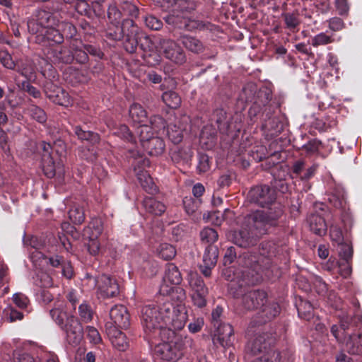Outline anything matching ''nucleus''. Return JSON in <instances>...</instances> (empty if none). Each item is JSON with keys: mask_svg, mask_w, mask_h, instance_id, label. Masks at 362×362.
Masks as SVG:
<instances>
[{"mask_svg": "<svg viewBox=\"0 0 362 362\" xmlns=\"http://www.w3.org/2000/svg\"><path fill=\"white\" fill-rule=\"evenodd\" d=\"M105 329L115 348L120 351H124L129 347V341L127 336L122 331L113 326L112 323H106Z\"/></svg>", "mask_w": 362, "mask_h": 362, "instance_id": "dca6fc26", "label": "nucleus"}, {"mask_svg": "<svg viewBox=\"0 0 362 362\" xmlns=\"http://www.w3.org/2000/svg\"><path fill=\"white\" fill-rule=\"evenodd\" d=\"M187 281L191 292L209 293V289L204 284L202 278L196 272H190L188 274Z\"/></svg>", "mask_w": 362, "mask_h": 362, "instance_id": "c85d7f7f", "label": "nucleus"}, {"mask_svg": "<svg viewBox=\"0 0 362 362\" xmlns=\"http://www.w3.org/2000/svg\"><path fill=\"white\" fill-rule=\"evenodd\" d=\"M52 54L55 62L68 64L73 59L70 51L65 47H61L59 49L52 50Z\"/></svg>", "mask_w": 362, "mask_h": 362, "instance_id": "ea45409f", "label": "nucleus"}, {"mask_svg": "<svg viewBox=\"0 0 362 362\" xmlns=\"http://www.w3.org/2000/svg\"><path fill=\"white\" fill-rule=\"evenodd\" d=\"M59 8L52 9V11H42L39 14L38 21L31 20L28 21V31L32 33H37L42 29H47L52 27H57L60 21L58 18L57 11Z\"/></svg>", "mask_w": 362, "mask_h": 362, "instance_id": "9b49d317", "label": "nucleus"}, {"mask_svg": "<svg viewBox=\"0 0 362 362\" xmlns=\"http://www.w3.org/2000/svg\"><path fill=\"white\" fill-rule=\"evenodd\" d=\"M176 255L175 247L168 243H163L159 247V255L165 260L173 259Z\"/></svg>", "mask_w": 362, "mask_h": 362, "instance_id": "603ef678", "label": "nucleus"}, {"mask_svg": "<svg viewBox=\"0 0 362 362\" xmlns=\"http://www.w3.org/2000/svg\"><path fill=\"white\" fill-rule=\"evenodd\" d=\"M218 236L217 232L211 228H204L200 232L201 240L209 245H213V243L217 240Z\"/></svg>", "mask_w": 362, "mask_h": 362, "instance_id": "a18cd8bd", "label": "nucleus"}, {"mask_svg": "<svg viewBox=\"0 0 362 362\" xmlns=\"http://www.w3.org/2000/svg\"><path fill=\"white\" fill-rule=\"evenodd\" d=\"M105 37L110 41H119L123 39V28L117 23L110 22L105 30Z\"/></svg>", "mask_w": 362, "mask_h": 362, "instance_id": "473e14b6", "label": "nucleus"}, {"mask_svg": "<svg viewBox=\"0 0 362 362\" xmlns=\"http://www.w3.org/2000/svg\"><path fill=\"white\" fill-rule=\"evenodd\" d=\"M271 341L272 339L269 338L267 334H259L249 344L248 347L252 354L257 355L262 354L269 347H272L270 346Z\"/></svg>", "mask_w": 362, "mask_h": 362, "instance_id": "412c9836", "label": "nucleus"}, {"mask_svg": "<svg viewBox=\"0 0 362 362\" xmlns=\"http://www.w3.org/2000/svg\"><path fill=\"white\" fill-rule=\"evenodd\" d=\"M174 11L182 13H190L194 11L199 3L195 0H169Z\"/></svg>", "mask_w": 362, "mask_h": 362, "instance_id": "bb28decb", "label": "nucleus"}, {"mask_svg": "<svg viewBox=\"0 0 362 362\" xmlns=\"http://www.w3.org/2000/svg\"><path fill=\"white\" fill-rule=\"evenodd\" d=\"M216 333L214 337V343H219L223 347L230 346L233 344V329L230 324H221L215 327Z\"/></svg>", "mask_w": 362, "mask_h": 362, "instance_id": "6ab92c4d", "label": "nucleus"}, {"mask_svg": "<svg viewBox=\"0 0 362 362\" xmlns=\"http://www.w3.org/2000/svg\"><path fill=\"white\" fill-rule=\"evenodd\" d=\"M267 210H256L250 214L252 220L257 225V228L265 235L271 227L278 225V221L284 215V209L279 203L275 201L269 204Z\"/></svg>", "mask_w": 362, "mask_h": 362, "instance_id": "0eeeda50", "label": "nucleus"}, {"mask_svg": "<svg viewBox=\"0 0 362 362\" xmlns=\"http://www.w3.org/2000/svg\"><path fill=\"white\" fill-rule=\"evenodd\" d=\"M74 8L80 15L91 18L90 5L86 0H76Z\"/></svg>", "mask_w": 362, "mask_h": 362, "instance_id": "3c124183", "label": "nucleus"}, {"mask_svg": "<svg viewBox=\"0 0 362 362\" xmlns=\"http://www.w3.org/2000/svg\"><path fill=\"white\" fill-rule=\"evenodd\" d=\"M36 284L40 287L50 288L52 286L53 282L52 277L48 274L40 272L37 275Z\"/></svg>", "mask_w": 362, "mask_h": 362, "instance_id": "774afa93", "label": "nucleus"}, {"mask_svg": "<svg viewBox=\"0 0 362 362\" xmlns=\"http://www.w3.org/2000/svg\"><path fill=\"white\" fill-rule=\"evenodd\" d=\"M4 315L6 317L8 318L11 322H15L16 320H21L23 318V314L16 310L11 305L7 306L4 310Z\"/></svg>", "mask_w": 362, "mask_h": 362, "instance_id": "13d9d810", "label": "nucleus"}, {"mask_svg": "<svg viewBox=\"0 0 362 362\" xmlns=\"http://www.w3.org/2000/svg\"><path fill=\"white\" fill-rule=\"evenodd\" d=\"M152 129L148 125H141L137 130V134L139 137V141L141 146H144V143L148 141L151 137H154L153 132L151 131Z\"/></svg>", "mask_w": 362, "mask_h": 362, "instance_id": "09e8293b", "label": "nucleus"}, {"mask_svg": "<svg viewBox=\"0 0 362 362\" xmlns=\"http://www.w3.org/2000/svg\"><path fill=\"white\" fill-rule=\"evenodd\" d=\"M103 230V221L100 218H93L83 230L86 237L98 238Z\"/></svg>", "mask_w": 362, "mask_h": 362, "instance_id": "2f4dec72", "label": "nucleus"}, {"mask_svg": "<svg viewBox=\"0 0 362 362\" xmlns=\"http://www.w3.org/2000/svg\"><path fill=\"white\" fill-rule=\"evenodd\" d=\"M328 202L335 208H342L346 204L345 192L341 188H335L328 195Z\"/></svg>", "mask_w": 362, "mask_h": 362, "instance_id": "c9c22d12", "label": "nucleus"}, {"mask_svg": "<svg viewBox=\"0 0 362 362\" xmlns=\"http://www.w3.org/2000/svg\"><path fill=\"white\" fill-rule=\"evenodd\" d=\"M208 294L209 293L205 292H191V298L194 305L200 308L205 307Z\"/></svg>", "mask_w": 362, "mask_h": 362, "instance_id": "5fc2aeb1", "label": "nucleus"}, {"mask_svg": "<svg viewBox=\"0 0 362 362\" xmlns=\"http://www.w3.org/2000/svg\"><path fill=\"white\" fill-rule=\"evenodd\" d=\"M211 167L210 158L206 154H200L199 156V163L197 170L199 173H204L209 170Z\"/></svg>", "mask_w": 362, "mask_h": 362, "instance_id": "338daca9", "label": "nucleus"}, {"mask_svg": "<svg viewBox=\"0 0 362 362\" xmlns=\"http://www.w3.org/2000/svg\"><path fill=\"white\" fill-rule=\"evenodd\" d=\"M259 309H260L262 318L260 323L273 320L280 313L279 305L274 301H268L267 299V302L264 303V305H261Z\"/></svg>", "mask_w": 362, "mask_h": 362, "instance_id": "4be33fe9", "label": "nucleus"}, {"mask_svg": "<svg viewBox=\"0 0 362 362\" xmlns=\"http://www.w3.org/2000/svg\"><path fill=\"white\" fill-rule=\"evenodd\" d=\"M218 257V250L216 245H209L203 255V263L209 266H215Z\"/></svg>", "mask_w": 362, "mask_h": 362, "instance_id": "e433bc0d", "label": "nucleus"}, {"mask_svg": "<svg viewBox=\"0 0 362 362\" xmlns=\"http://www.w3.org/2000/svg\"><path fill=\"white\" fill-rule=\"evenodd\" d=\"M310 229L315 234L322 236L327 231L325 219L318 214H311L308 218Z\"/></svg>", "mask_w": 362, "mask_h": 362, "instance_id": "a878e982", "label": "nucleus"}, {"mask_svg": "<svg viewBox=\"0 0 362 362\" xmlns=\"http://www.w3.org/2000/svg\"><path fill=\"white\" fill-rule=\"evenodd\" d=\"M345 346L349 354H361L362 352V334L349 335Z\"/></svg>", "mask_w": 362, "mask_h": 362, "instance_id": "7c9ffc66", "label": "nucleus"}, {"mask_svg": "<svg viewBox=\"0 0 362 362\" xmlns=\"http://www.w3.org/2000/svg\"><path fill=\"white\" fill-rule=\"evenodd\" d=\"M36 34L35 42L42 45L52 46L59 45L64 42L63 34L57 27L42 29Z\"/></svg>", "mask_w": 362, "mask_h": 362, "instance_id": "4468645a", "label": "nucleus"}, {"mask_svg": "<svg viewBox=\"0 0 362 362\" xmlns=\"http://www.w3.org/2000/svg\"><path fill=\"white\" fill-rule=\"evenodd\" d=\"M192 156V151L189 146L176 147L171 152V158L177 163H187Z\"/></svg>", "mask_w": 362, "mask_h": 362, "instance_id": "cd10ccee", "label": "nucleus"}, {"mask_svg": "<svg viewBox=\"0 0 362 362\" xmlns=\"http://www.w3.org/2000/svg\"><path fill=\"white\" fill-rule=\"evenodd\" d=\"M137 180L142 188L148 194H153L157 192V187L154 184L153 179L146 171L137 170L134 168Z\"/></svg>", "mask_w": 362, "mask_h": 362, "instance_id": "b1692460", "label": "nucleus"}, {"mask_svg": "<svg viewBox=\"0 0 362 362\" xmlns=\"http://www.w3.org/2000/svg\"><path fill=\"white\" fill-rule=\"evenodd\" d=\"M182 25H179L180 28H185L187 30L192 31L196 29H202L204 28L205 24L204 22L200 21L192 20V19H184Z\"/></svg>", "mask_w": 362, "mask_h": 362, "instance_id": "bf43d9fd", "label": "nucleus"}, {"mask_svg": "<svg viewBox=\"0 0 362 362\" xmlns=\"http://www.w3.org/2000/svg\"><path fill=\"white\" fill-rule=\"evenodd\" d=\"M281 16L284 18L286 28L292 32L298 30V28L300 24L298 11L293 13H283Z\"/></svg>", "mask_w": 362, "mask_h": 362, "instance_id": "f704fd0d", "label": "nucleus"}, {"mask_svg": "<svg viewBox=\"0 0 362 362\" xmlns=\"http://www.w3.org/2000/svg\"><path fill=\"white\" fill-rule=\"evenodd\" d=\"M146 25L154 30H159L163 27V22L154 16L149 15L144 18Z\"/></svg>", "mask_w": 362, "mask_h": 362, "instance_id": "69168bd1", "label": "nucleus"}, {"mask_svg": "<svg viewBox=\"0 0 362 362\" xmlns=\"http://www.w3.org/2000/svg\"><path fill=\"white\" fill-rule=\"evenodd\" d=\"M78 314L83 322H88L93 319V312L89 305L83 303L78 307Z\"/></svg>", "mask_w": 362, "mask_h": 362, "instance_id": "6e6d98bb", "label": "nucleus"}, {"mask_svg": "<svg viewBox=\"0 0 362 362\" xmlns=\"http://www.w3.org/2000/svg\"><path fill=\"white\" fill-rule=\"evenodd\" d=\"M57 28L60 29L61 33L63 34L64 38L73 37L76 33V29L75 26L69 23L66 21H60L57 25Z\"/></svg>", "mask_w": 362, "mask_h": 362, "instance_id": "8fccbe9b", "label": "nucleus"}, {"mask_svg": "<svg viewBox=\"0 0 362 362\" xmlns=\"http://www.w3.org/2000/svg\"><path fill=\"white\" fill-rule=\"evenodd\" d=\"M87 238L89 239V241L87 243V248L89 254L94 257L98 256L101 252V250L100 243L98 240V238Z\"/></svg>", "mask_w": 362, "mask_h": 362, "instance_id": "e2e57ef3", "label": "nucleus"}, {"mask_svg": "<svg viewBox=\"0 0 362 362\" xmlns=\"http://www.w3.org/2000/svg\"><path fill=\"white\" fill-rule=\"evenodd\" d=\"M95 281L99 293L103 298H112L119 293L118 284L115 279L108 275H100Z\"/></svg>", "mask_w": 362, "mask_h": 362, "instance_id": "ddd939ff", "label": "nucleus"}, {"mask_svg": "<svg viewBox=\"0 0 362 362\" xmlns=\"http://www.w3.org/2000/svg\"><path fill=\"white\" fill-rule=\"evenodd\" d=\"M271 95L267 91H259L257 93V99L254 102L252 105L249 110V114L252 116H256L260 112V110L264 108L262 114V119L266 120L267 119H270L272 112L273 107L270 105ZM262 127L266 129L269 130L273 128L270 125V122L265 121L262 124Z\"/></svg>", "mask_w": 362, "mask_h": 362, "instance_id": "1a4fd4ad", "label": "nucleus"}, {"mask_svg": "<svg viewBox=\"0 0 362 362\" xmlns=\"http://www.w3.org/2000/svg\"><path fill=\"white\" fill-rule=\"evenodd\" d=\"M122 13L120 11L115 3H112L107 8V18L110 22L119 23Z\"/></svg>", "mask_w": 362, "mask_h": 362, "instance_id": "4d7b16f0", "label": "nucleus"}, {"mask_svg": "<svg viewBox=\"0 0 362 362\" xmlns=\"http://www.w3.org/2000/svg\"><path fill=\"white\" fill-rule=\"evenodd\" d=\"M124 48L129 53H134L138 46L139 28L132 19H124L122 25Z\"/></svg>", "mask_w": 362, "mask_h": 362, "instance_id": "f8f14e48", "label": "nucleus"}, {"mask_svg": "<svg viewBox=\"0 0 362 362\" xmlns=\"http://www.w3.org/2000/svg\"><path fill=\"white\" fill-rule=\"evenodd\" d=\"M182 280V275L178 268L173 263L167 264L163 277L164 283L160 286V293L163 296H168L176 291L179 294L178 300H182L185 298V290L180 287L173 286V285L180 284Z\"/></svg>", "mask_w": 362, "mask_h": 362, "instance_id": "6e6552de", "label": "nucleus"}, {"mask_svg": "<svg viewBox=\"0 0 362 362\" xmlns=\"http://www.w3.org/2000/svg\"><path fill=\"white\" fill-rule=\"evenodd\" d=\"M334 41V40L332 36L327 35L325 33H320L311 39V45L315 47H317L331 44Z\"/></svg>", "mask_w": 362, "mask_h": 362, "instance_id": "49530a36", "label": "nucleus"}, {"mask_svg": "<svg viewBox=\"0 0 362 362\" xmlns=\"http://www.w3.org/2000/svg\"><path fill=\"white\" fill-rule=\"evenodd\" d=\"M143 206L146 212L155 216H160L166 210L163 203L153 197H146L143 201Z\"/></svg>", "mask_w": 362, "mask_h": 362, "instance_id": "393cba45", "label": "nucleus"}, {"mask_svg": "<svg viewBox=\"0 0 362 362\" xmlns=\"http://www.w3.org/2000/svg\"><path fill=\"white\" fill-rule=\"evenodd\" d=\"M297 310L299 317L306 320H310L313 316V307L308 300H300L297 305Z\"/></svg>", "mask_w": 362, "mask_h": 362, "instance_id": "37998d69", "label": "nucleus"}, {"mask_svg": "<svg viewBox=\"0 0 362 362\" xmlns=\"http://www.w3.org/2000/svg\"><path fill=\"white\" fill-rule=\"evenodd\" d=\"M243 264L247 267L257 271L261 267H265L269 264V259L265 253H259L256 250L248 251L243 255Z\"/></svg>", "mask_w": 362, "mask_h": 362, "instance_id": "f3484780", "label": "nucleus"}, {"mask_svg": "<svg viewBox=\"0 0 362 362\" xmlns=\"http://www.w3.org/2000/svg\"><path fill=\"white\" fill-rule=\"evenodd\" d=\"M247 199L250 202L264 208L273 204L276 200V194L274 190L267 185H257L249 191Z\"/></svg>", "mask_w": 362, "mask_h": 362, "instance_id": "9d476101", "label": "nucleus"}, {"mask_svg": "<svg viewBox=\"0 0 362 362\" xmlns=\"http://www.w3.org/2000/svg\"><path fill=\"white\" fill-rule=\"evenodd\" d=\"M257 227V225L248 214L245 217L240 229L230 232L228 236V239L240 247L246 248L253 246L259 238L264 235Z\"/></svg>", "mask_w": 362, "mask_h": 362, "instance_id": "423d86ee", "label": "nucleus"}, {"mask_svg": "<svg viewBox=\"0 0 362 362\" xmlns=\"http://www.w3.org/2000/svg\"><path fill=\"white\" fill-rule=\"evenodd\" d=\"M213 119L216 122L218 129L223 132L228 130L229 124L227 120L226 112L223 109H216L213 114Z\"/></svg>", "mask_w": 362, "mask_h": 362, "instance_id": "4c0bfd02", "label": "nucleus"}, {"mask_svg": "<svg viewBox=\"0 0 362 362\" xmlns=\"http://www.w3.org/2000/svg\"><path fill=\"white\" fill-rule=\"evenodd\" d=\"M70 220L75 224H81L85 220L83 209L80 206H74L69 211Z\"/></svg>", "mask_w": 362, "mask_h": 362, "instance_id": "de8ad7c7", "label": "nucleus"}, {"mask_svg": "<svg viewBox=\"0 0 362 362\" xmlns=\"http://www.w3.org/2000/svg\"><path fill=\"white\" fill-rule=\"evenodd\" d=\"M141 49L145 52V57L148 52L156 49L161 54L165 59L177 64H182L186 61V56L182 48L173 40L163 37L161 36L155 37L151 40L146 36L144 38V42L141 44Z\"/></svg>", "mask_w": 362, "mask_h": 362, "instance_id": "7ed1b4c3", "label": "nucleus"}, {"mask_svg": "<svg viewBox=\"0 0 362 362\" xmlns=\"http://www.w3.org/2000/svg\"><path fill=\"white\" fill-rule=\"evenodd\" d=\"M129 115L134 123L141 124L147 121V112L139 103H134L130 106Z\"/></svg>", "mask_w": 362, "mask_h": 362, "instance_id": "c756f323", "label": "nucleus"}, {"mask_svg": "<svg viewBox=\"0 0 362 362\" xmlns=\"http://www.w3.org/2000/svg\"><path fill=\"white\" fill-rule=\"evenodd\" d=\"M339 255L344 262H349L353 256V248L347 243L339 244Z\"/></svg>", "mask_w": 362, "mask_h": 362, "instance_id": "052dcab7", "label": "nucleus"}, {"mask_svg": "<svg viewBox=\"0 0 362 362\" xmlns=\"http://www.w3.org/2000/svg\"><path fill=\"white\" fill-rule=\"evenodd\" d=\"M201 199H195L186 197L183 199V205L186 212L188 214H193L197 211L201 206Z\"/></svg>", "mask_w": 362, "mask_h": 362, "instance_id": "c03bdc74", "label": "nucleus"}, {"mask_svg": "<svg viewBox=\"0 0 362 362\" xmlns=\"http://www.w3.org/2000/svg\"><path fill=\"white\" fill-rule=\"evenodd\" d=\"M41 146L43 150L42 154L43 171L47 177H52L55 175V168L53 158L51 156L52 146L49 143L42 142Z\"/></svg>", "mask_w": 362, "mask_h": 362, "instance_id": "aec40b11", "label": "nucleus"}, {"mask_svg": "<svg viewBox=\"0 0 362 362\" xmlns=\"http://www.w3.org/2000/svg\"><path fill=\"white\" fill-rule=\"evenodd\" d=\"M262 355L257 358L253 362H280L281 354L274 347H269Z\"/></svg>", "mask_w": 362, "mask_h": 362, "instance_id": "58836bf2", "label": "nucleus"}, {"mask_svg": "<svg viewBox=\"0 0 362 362\" xmlns=\"http://www.w3.org/2000/svg\"><path fill=\"white\" fill-rule=\"evenodd\" d=\"M165 143L163 139L158 136L151 137L148 141L144 143L142 146L144 150L151 156L161 155L165 150Z\"/></svg>", "mask_w": 362, "mask_h": 362, "instance_id": "5701e85b", "label": "nucleus"}, {"mask_svg": "<svg viewBox=\"0 0 362 362\" xmlns=\"http://www.w3.org/2000/svg\"><path fill=\"white\" fill-rule=\"evenodd\" d=\"M189 125V118L187 116H182L176 120L173 124H170L168 129V136L174 144L180 143L183 138V132H185Z\"/></svg>", "mask_w": 362, "mask_h": 362, "instance_id": "a211bd4d", "label": "nucleus"}, {"mask_svg": "<svg viewBox=\"0 0 362 362\" xmlns=\"http://www.w3.org/2000/svg\"><path fill=\"white\" fill-rule=\"evenodd\" d=\"M111 321L113 326L118 328L126 329L130 325L129 314L126 307L122 305H117L112 307L110 311Z\"/></svg>", "mask_w": 362, "mask_h": 362, "instance_id": "2eb2a0df", "label": "nucleus"}, {"mask_svg": "<svg viewBox=\"0 0 362 362\" xmlns=\"http://www.w3.org/2000/svg\"><path fill=\"white\" fill-rule=\"evenodd\" d=\"M181 42L186 49L192 52L200 53L204 50L202 42L194 37L183 35Z\"/></svg>", "mask_w": 362, "mask_h": 362, "instance_id": "72a5a7b5", "label": "nucleus"}, {"mask_svg": "<svg viewBox=\"0 0 362 362\" xmlns=\"http://www.w3.org/2000/svg\"><path fill=\"white\" fill-rule=\"evenodd\" d=\"M74 132L79 139L81 140H98V135L90 131H84L79 126L74 127Z\"/></svg>", "mask_w": 362, "mask_h": 362, "instance_id": "680f3d73", "label": "nucleus"}, {"mask_svg": "<svg viewBox=\"0 0 362 362\" xmlns=\"http://www.w3.org/2000/svg\"><path fill=\"white\" fill-rule=\"evenodd\" d=\"M29 114L33 119H35L40 123H45L47 120V115L45 111L36 105H31L29 109Z\"/></svg>", "mask_w": 362, "mask_h": 362, "instance_id": "864d4df0", "label": "nucleus"}, {"mask_svg": "<svg viewBox=\"0 0 362 362\" xmlns=\"http://www.w3.org/2000/svg\"><path fill=\"white\" fill-rule=\"evenodd\" d=\"M188 318L182 305L175 307L170 301L161 304L145 305L141 310V324L146 332L158 333L165 329L181 330Z\"/></svg>", "mask_w": 362, "mask_h": 362, "instance_id": "f257e3e1", "label": "nucleus"}, {"mask_svg": "<svg viewBox=\"0 0 362 362\" xmlns=\"http://www.w3.org/2000/svg\"><path fill=\"white\" fill-rule=\"evenodd\" d=\"M177 331L174 329L160 330L162 342L155 346L154 352L160 359L175 362L182 357L187 346H192V339L180 334Z\"/></svg>", "mask_w": 362, "mask_h": 362, "instance_id": "f03ea898", "label": "nucleus"}, {"mask_svg": "<svg viewBox=\"0 0 362 362\" xmlns=\"http://www.w3.org/2000/svg\"><path fill=\"white\" fill-rule=\"evenodd\" d=\"M52 320L66 333L67 342L76 346L80 344L83 337V329L81 322L74 315H69L60 308H54L49 311Z\"/></svg>", "mask_w": 362, "mask_h": 362, "instance_id": "20e7f679", "label": "nucleus"}, {"mask_svg": "<svg viewBox=\"0 0 362 362\" xmlns=\"http://www.w3.org/2000/svg\"><path fill=\"white\" fill-rule=\"evenodd\" d=\"M162 100L170 108L176 109L181 104V98L173 90L166 91L162 95Z\"/></svg>", "mask_w": 362, "mask_h": 362, "instance_id": "a19ab883", "label": "nucleus"}, {"mask_svg": "<svg viewBox=\"0 0 362 362\" xmlns=\"http://www.w3.org/2000/svg\"><path fill=\"white\" fill-rule=\"evenodd\" d=\"M250 281L243 279L240 284L236 280L231 281L229 286V291L234 298H242V305L246 310H257L264 303L267 302V294L262 290H249L246 291L245 286L249 284Z\"/></svg>", "mask_w": 362, "mask_h": 362, "instance_id": "39448f33", "label": "nucleus"}, {"mask_svg": "<svg viewBox=\"0 0 362 362\" xmlns=\"http://www.w3.org/2000/svg\"><path fill=\"white\" fill-rule=\"evenodd\" d=\"M51 100L54 103L65 107L70 106L73 103L72 99L69 93L60 87L57 89V93L52 96Z\"/></svg>", "mask_w": 362, "mask_h": 362, "instance_id": "79ce46f5", "label": "nucleus"}, {"mask_svg": "<svg viewBox=\"0 0 362 362\" xmlns=\"http://www.w3.org/2000/svg\"><path fill=\"white\" fill-rule=\"evenodd\" d=\"M0 62L2 65L9 69H14L16 63L13 60L11 55L6 50L0 51Z\"/></svg>", "mask_w": 362, "mask_h": 362, "instance_id": "0e129e2a", "label": "nucleus"}]
</instances>
